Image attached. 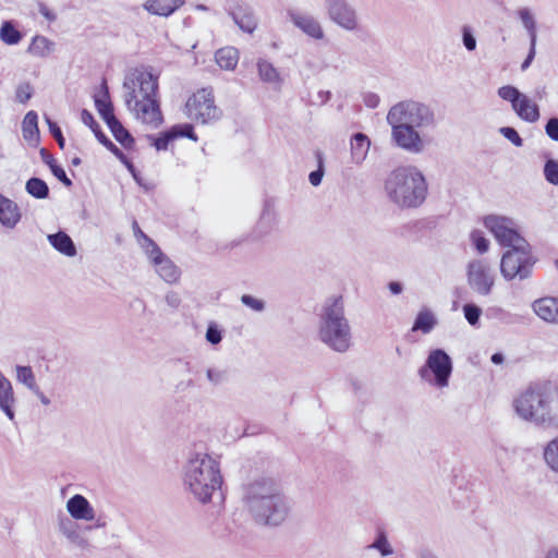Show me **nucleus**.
<instances>
[{
  "label": "nucleus",
  "mask_w": 558,
  "mask_h": 558,
  "mask_svg": "<svg viewBox=\"0 0 558 558\" xmlns=\"http://www.w3.org/2000/svg\"><path fill=\"white\" fill-rule=\"evenodd\" d=\"M159 74L151 66L132 69L123 83L124 102L134 117L144 124L158 128L163 116L158 98Z\"/></svg>",
  "instance_id": "nucleus-1"
},
{
  "label": "nucleus",
  "mask_w": 558,
  "mask_h": 558,
  "mask_svg": "<svg viewBox=\"0 0 558 558\" xmlns=\"http://www.w3.org/2000/svg\"><path fill=\"white\" fill-rule=\"evenodd\" d=\"M514 415L537 427H558V389L530 386L512 399Z\"/></svg>",
  "instance_id": "nucleus-2"
},
{
  "label": "nucleus",
  "mask_w": 558,
  "mask_h": 558,
  "mask_svg": "<svg viewBox=\"0 0 558 558\" xmlns=\"http://www.w3.org/2000/svg\"><path fill=\"white\" fill-rule=\"evenodd\" d=\"M389 197L401 207H416L423 203L427 184L423 174L414 167H399L386 180Z\"/></svg>",
  "instance_id": "nucleus-3"
},
{
  "label": "nucleus",
  "mask_w": 558,
  "mask_h": 558,
  "mask_svg": "<svg viewBox=\"0 0 558 558\" xmlns=\"http://www.w3.org/2000/svg\"><path fill=\"white\" fill-rule=\"evenodd\" d=\"M185 482L202 502L209 501L222 484L219 463L208 454H197L189 462Z\"/></svg>",
  "instance_id": "nucleus-4"
},
{
  "label": "nucleus",
  "mask_w": 558,
  "mask_h": 558,
  "mask_svg": "<svg viewBox=\"0 0 558 558\" xmlns=\"http://www.w3.org/2000/svg\"><path fill=\"white\" fill-rule=\"evenodd\" d=\"M319 336L323 342L336 351L344 352L349 349L350 327L344 318L341 296L332 299L325 306Z\"/></svg>",
  "instance_id": "nucleus-5"
},
{
  "label": "nucleus",
  "mask_w": 558,
  "mask_h": 558,
  "mask_svg": "<svg viewBox=\"0 0 558 558\" xmlns=\"http://www.w3.org/2000/svg\"><path fill=\"white\" fill-rule=\"evenodd\" d=\"M185 114L194 122L202 124L219 120L222 111L216 105L213 87L195 90L185 102Z\"/></svg>",
  "instance_id": "nucleus-6"
},
{
  "label": "nucleus",
  "mask_w": 558,
  "mask_h": 558,
  "mask_svg": "<svg viewBox=\"0 0 558 558\" xmlns=\"http://www.w3.org/2000/svg\"><path fill=\"white\" fill-rule=\"evenodd\" d=\"M534 259L527 242L510 247L500 260V272L505 280H524L530 277Z\"/></svg>",
  "instance_id": "nucleus-7"
},
{
  "label": "nucleus",
  "mask_w": 558,
  "mask_h": 558,
  "mask_svg": "<svg viewBox=\"0 0 558 558\" xmlns=\"http://www.w3.org/2000/svg\"><path fill=\"white\" fill-rule=\"evenodd\" d=\"M247 498L250 500H260L263 506L272 508L270 513H262L265 524H278L284 517L283 509H279L280 497L271 481L263 480L251 483L247 486Z\"/></svg>",
  "instance_id": "nucleus-8"
},
{
  "label": "nucleus",
  "mask_w": 558,
  "mask_h": 558,
  "mask_svg": "<svg viewBox=\"0 0 558 558\" xmlns=\"http://www.w3.org/2000/svg\"><path fill=\"white\" fill-rule=\"evenodd\" d=\"M429 109L414 101H403L391 107L387 114L390 126L405 125L409 128H421L432 121Z\"/></svg>",
  "instance_id": "nucleus-9"
},
{
  "label": "nucleus",
  "mask_w": 558,
  "mask_h": 558,
  "mask_svg": "<svg viewBox=\"0 0 558 558\" xmlns=\"http://www.w3.org/2000/svg\"><path fill=\"white\" fill-rule=\"evenodd\" d=\"M466 282L474 293L488 296L495 287L496 272L486 259L475 258L466 265Z\"/></svg>",
  "instance_id": "nucleus-10"
},
{
  "label": "nucleus",
  "mask_w": 558,
  "mask_h": 558,
  "mask_svg": "<svg viewBox=\"0 0 558 558\" xmlns=\"http://www.w3.org/2000/svg\"><path fill=\"white\" fill-rule=\"evenodd\" d=\"M450 374V356L439 349L433 350L429 353L426 363L418 371L422 380L439 388L448 386Z\"/></svg>",
  "instance_id": "nucleus-11"
},
{
  "label": "nucleus",
  "mask_w": 558,
  "mask_h": 558,
  "mask_svg": "<svg viewBox=\"0 0 558 558\" xmlns=\"http://www.w3.org/2000/svg\"><path fill=\"white\" fill-rule=\"evenodd\" d=\"M483 223L494 234L497 242L505 247L510 248L526 242L519 233L518 225L510 217L488 215L484 217Z\"/></svg>",
  "instance_id": "nucleus-12"
},
{
  "label": "nucleus",
  "mask_w": 558,
  "mask_h": 558,
  "mask_svg": "<svg viewBox=\"0 0 558 558\" xmlns=\"http://www.w3.org/2000/svg\"><path fill=\"white\" fill-rule=\"evenodd\" d=\"M497 94L501 99L511 104L512 110L521 120L534 123L539 119L538 105L514 86H501Z\"/></svg>",
  "instance_id": "nucleus-13"
},
{
  "label": "nucleus",
  "mask_w": 558,
  "mask_h": 558,
  "mask_svg": "<svg viewBox=\"0 0 558 558\" xmlns=\"http://www.w3.org/2000/svg\"><path fill=\"white\" fill-rule=\"evenodd\" d=\"M81 120L93 131L98 142L102 144L108 150H110L128 168V170L134 174L135 167L133 162L101 131L100 125L96 122L93 114L88 110H82Z\"/></svg>",
  "instance_id": "nucleus-14"
},
{
  "label": "nucleus",
  "mask_w": 558,
  "mask_h": 558,
  "mask_svg": "<svg viewBox=\"0 0 558 558\" xmlns=\"http://www.w3.org/2000/svg\"><path fill=\"white\" fill-rule=\"evenodd\" d=\"M180 137H187L193 142H197L198 137L194 132V128L190 123L184 124H175L172 125L169 130L160 133L158 136H148V140L156 148V150H167L175 140Z\"/></svg>",
  "instance_id": "nucleus-15"
},
{
  "label": "nucleus",
  "mask_w": 558,
  "mask_h": 558,
  "mask_svg": "<svg viewBox=\"0 0 558 558\" xmlns=\"http://www.w3.org/2000/svg\"><path fill=\"white\" fill-rule=\"evenodd\" d=\"M415 129L405 125L391 126L392 138L399 147L411 153H420L424 148V142Z\"/></svg>",
  "instance_id": "nucleus-16"
},
{
  "label": "nucleus",
  "mask_w": 558,
  "mask_h": 558,
  "mask_svg": "<svg viewBox=\"0 0 558 558\" xmlns=\"http://www.w3.org/2000/svg\"><path fill=\"white\" fill-rule=\"evenodd\" d=\"M328 13L335 23L347 29L352 31L357 25L355 12L341 0L331 1L328 8Z\"/></svg>",
  "instance_id": "nucleus-17"
},
{
  "label": "nucleus",
  "mask_w": 558,
  "mask_h": 558,
  "mask_svg": "<svg viewBox=\"0 0 558 558\" xmlns=\"http://www.w3.org/2000/svg\"><path fill=\"white\" fill-rule=\"evenodd\" d=\"M538 318L549 324H558V298H541L532 303Z\"/></svg>",
  "instance_id": "nucleus-18"
},
{
  "label": "nucleus",
  "mask_w": 558,
  "mask_h": 558,
  "mask_svg": "<svg viewBox=\"0 0 558 558\" xmlns=\"http://www.w3.org/2000/svg\"><path fill=\"white\" fill-rule=\"evenodd\" d=\"M68 511L76 520L90 521L95 518L88 500L82 495H74L66 504Z\"/></svg>",
  "instance_id": "nucleus-19"
},
{
  "label": "nucleus",
  "mask_w": 558,
  "mask_h": 558,
  "mask_svg": "<svg viewBox=\"0 0 558 558\" xmlns=\"http://www.w3.org/2000/svg\"><path fill=\"white\" fill-rule=\"evenodd\" d=\"M182 0H147L144 9L154 15L169 16L183 5Z\"/></svg>",
  "instance_id": "nucleus-20"
},
{
  "label": "nucleus",
  "mask_w": 558,
  "mask_h": 558,
  "mask_svg": "<svg viewBox=\"0 0 558 558\" xmlns=\"http://www.w3.org/2000/svg\"><path fill=\"white\" fill-rule=\"evenodd\" d=\"M291 19L293 24L310 37L315 39H322L324 37V32L314 17L304 14H292Z\"/></svg>",
  "instance_id": "nucleus-21"
},
{
  "label": "nucleus",
  "mask_w": 558,
  "mask_h": 558,
  "mask_svg": "<svg viewBox=\"0 0 558 558\" xmlns=\"http://www.w3.org/2000/svg\"><path fill=\"white\" fill-rule=\"evenodd\" d=\"M21 219L17 205L0 194V222L9 228L14 227Z\"/></svg>",
  "instance_id": "nucleus-22"
},
{
  "label": "nucleus",
  "mask_w": 558,
  "mask_h": 558,
  "mask_svg": "<svg viewBox=\"0 0 558 558\" xmlns=\"http://www.w3.org/2000/svg\"><path fill=\"white\" fill-rule=\"evenodd\" d=\"M13 402L14 396L11 383L0 373V408L10 420L14 417Z\"/></svg>",
  "instance_id": "nucleus-23"
},
{
  "label": "nucleus",
  "mask_w": 558,
  "mask_h": 558,
  "mask_svg": "<svg viewBox=\"0 0 558 558\" xmlns=\"http://www.w3.org/2000/svg\"><path fill=\"white\" fill-rule=\"evenodd\" d=\"M215 60L220 69L234 70L239 62V51L233 47L220 48L215 53Z\"/></svg>",
  "instance_id": "nucleus-24"
},
{
  "label": "nucleus",
  "mask_w": 558,
  "mask_h": 558,
  "mask_svg": "<svg viewBox=\"0 0 558 558\" xmlns=\"http://www.w3.org/2000/svg\"><path fill=\"white\" fill-rule=\"evenodd\" d=\"M437 324L434 313L428 308L421 310L412 326V331H420L424 335L429 333Z\"/></svg>",
  "instance_id": "nucleus-25"
},
{
  "label": "nucleus",
  "mask_w": 558,
  "mask_h": 558,
  "mask_svg": "<svg viewBox=\"0 0 558 558\" xmlns=\"http://www.w3.org/2000/svg\"><path fill=\"white\" fill-rule=\"evenodd\" d=\"M54 48V43L43 35H36L32 38L28 46V53L37 58H46Z\"/></svg>",
  "instance_id": "nucleus-26"
},
{
  "label": "nucleus",
  "mask_w": 558,
  "mask_h": 558,
  "mask_svg": "<svg viewBox=\"0 0 558 558\" xmlns=\"http://www.w3.org/2000/svg\"><path fill=\"white\" fill-rule=\"evenodd\" d=\"M371 147V141L367 135L356 133L351 138V155L356 162L365 159Z\"/></svg>",
  "instance_id": "nucleus-27"
},
{
  "label": "nucleus",
  "mask_w": 558,
  "mask_h": 558,
  "mask_svg": "<svg viewBox=\"0 0 558 558\" xmlns=\"http://www.w3.org/2000/svg\"><path fill=\"white\" fill-rule=\"evenodd\" d=\"M114 138L126 149H132L135 145V141L130 132L121 124V122L114 118L107 123Z\"/></svg>",
  "instance_id": "nucleus-28"
},
{
  "label": "nucleus",
  "mask_w": 558,
  "mask_h": 558,
  "mask_svg": "<svg viewBox=\"0 0 558 558\" xmlns=\"http://www.w3.org/2000/svg\"><path fill=\"white\" fill-rule=\"evenodd\" d=\"M542 456L546 466L558 474V435L544 445Z\"/></svg>",
  "instance_id": "nucleus-29"
},
{
  "label": "nucleus",
  "mask_w": 558,
  "mask_h": 558,
  "mask_svg": "<svg viewBox=\"0 0 558 558\" xmlns=\"http://www.w3.org/2000/svg\"><path fill=\"white\" fill-rule=\"evenodd\" d=\"M48 239L50 244L60 253L66 256H74L76 254L74 243L66 233L60 231L56 234H50Z\"/></svg>",
  "instance_id": "nucleus-30"
},
{
  "label": "nucleus",
  "mask_w": 558,
  "mask_h": 558,
  "mask_svg": "<svg viewBox=\"0 0 558 558\" xmlns=\"http://www.w3.org/2000/svg\"><path fill=\"white\" fill-rule=\"evenodd\" d=\"M95 107L106 123L116 118L113 105L110 100L107 88L99 96L95 97Z\"/></svg>",
  "instance_id": "nucleus-31"
},
{
  "label": "nucleus",
  "mask_w": 558,
  "mask_h": 558,
  "mask_svg": "<svg viewBox=\"0 0 558 558\" xmlns=\"http://www.w3.org/2000/svg\"><path fill=\"white\" fill-rule=\"evenodd\" d=\"M156 271L168 283L178 282L181 276L180 269L169 257L156 266Z\"/></svg>",
  "instance_id": "nucleus-32"
},
{
  "label": "nucleus",
  "mask_w": 558,
  "mask_h": 558,
  "mask_svg": "<svg viewBox=\"0 0 558 558\" xmlns=\"http://www.w3.org/2000/svg\"><path fill=\"white\" fill-rule=\"evenodd\" d=\"M518 16L523 25V27L526 29L530 36L531 44L533 46H536V22L534 14L529 8H522L518 11Z\"/></svg>",
  "instance_id": "nucleus-33"
},
{
  "label": "nucleus",
  "mask_w": 558,
  "mask_h": 558,
  "mask_svg": "<svg viewBox=\"0 0 558 558\" xmlns=\"http://www.w3.org/2000/svg\"><path fill=\"white\" fill-rule=\"evenodd\" d=\"M25 189L29 195L35 198H46L49 194V187L47 183L39 178H31L25 185Z\"/></svg>",
  "instance_id": "nucleus-34"
},
{
  "label": "nucleus",
  "mask_w": 558,
  "mask_h": 558,
  "mask_svg": "<svg viewBox=\"0 0 558 558\" xmlns=\"http://www.w3.org/2000/svg\"><path fill=\"white\" fill-rule=\"evenodd\" d=\"M233 19H234V22L239 25V27L246 33L251 34L256 28V25H257L256 19L250 12L240 10V11L233 13Z\"/></svg>",
  "instance_id": "nucleus-35"
},
{
  "label": "nucleus",
  "mask_w": 558,
  "mask_h": 558,
  "mask_svg": "<svg viewBox=\"0 0 558 558\" xmlns=\"http://www.w3.org/2000/svg\"><path fill=\"white\" fill-rule=\"evenodd\" d=\"M0 38L7 45H16L22 39V34L11 22H4L0 28Z\"/></svg>",
  "instance_id": "nucleus-36"
},
{
  "label": "nucleus",
  "mask_w": 558,
  "mask_h": 558,
  "mask_svg": "<svg viewBox=\"0 0 558 558\" xmlns=\"http://www.w3.org/2000/svg\"><path fill=\"white\" fill-rule=\"evenodd\" d=\"M22 130H23V136L25 140H31L36 134H38L36 112L29 111L25 114L24 120H23Z\"/></svg>",
  "instance_id": "nucleus-37"
},
{
  "label": "nucleus",
  "mask_w": 558,
  "mask_h": 558,
  "mask_svg": "<svg viewBox=\"0 0 558 558\" xmlns=\"http://www.w3.org/2000/svg\"><path fill=\"white\" fill-rule=\"evenodd\" d=\"M463 316L466 322L475 328L480 327V318L482 315V308L474 303H466L462 306Z\"/></svg>",
  "instance_id": "nucleus-38"
},
{
  "label": "nucleus",
  "mask_w": 558,
  "mask_h": 558,
  "mask_svg": "<svg viewBox=\"0 0 558 558\" xmlns=\"http://www.w3.org/2000/svg\"><path fill=\"white\" fill-rule=\"evenodd\" d=\"M142 247L155 267L162 263L163 259L168 258L153 240L148 241L146 244H143Z\"/></svg>",
  "instance_id": "nucleus-39"
},
{
  "label": "nucleus",
  "mask_w": 558,
  "mask_h": 558,
  "mask_svg": "<svg viewBox=\"0 0 558 558\" xmlns=\"http://www.w3.org/2000/svg\"><path fill=\"white\" fill-rule=\"evenodd\" d=\"M16 376L19 381L23 383L28 388L34 389L36 387L35 376L29 366H17Z\"/></svg>",
  "instance_id": "nucleus-40"
},
{
  "label": "nucleus",
  "mask_w": 558,
  "mask_h": 558,
  "mask_svg": "<svg viewBox=\"0 0 558 558\" xmlns=\"http://www.w3.org/2000/svg\"><path fill=\"white\" fill-rule=\"evenodd\" d=\"M259 76L265 82H275L278 80L277 70L267 61H259L258 64Z\"/></svg>",
  "instance_id": "nucleus-41"
},
{
  "label": "nucleus",
  "mask_w": 558,
  "mask_h": 558,
  "mask_svg": "<svg viewBox=\"0 0 558 558\" xmlns=\"http://www.w3.org/2000/svg\"><path fill=\"white\" fill-rule=\"evenodd\" d=\"M472 244L480 254H484L489 248V241L484 236L480 230H473L470 234Z\"/></svg>",
  "instance_id": "nucleus-42"
},
{
  "label": "nucleus",
  "mask_w": 558,
  "mask_h": 558,
  "mask_svg": "<svg viewBox=\"0 0 558 558\" xmlns=\"http://www.w3.org/2000/svg\"><path fill=\"white\" fill-rule=\"evenodd\" d=\"M544 175L549 183L557 185L558 184V161L553 160V159L548 160L544 167Z\"/></svg>",
  "instance_id": "nucleus-43"
},
{
  "label": "nucleus",
  "mask_w": 558,
  "mask_h": 558,
  "mask_svg": "<svg viewBox=\"0 0 558 558\" xmlns=\"http://www.w3.org/2000/svg\"><path fill=\"white\" fill-rule=\"evenodd\" d=\"M371 547L379 550L383 556H389L392 554V548L388 543L384 532H379L376 541L372 544Z\"/></svg>",
  "instance_id": "nucleus-44"
},
{
  "label": "nucleus",
  "mask_w": 558,
  "mask_h": 558,
  "mask_svg": "<svg viewBox=\"0 0 558 558\" xmlns=\"http://www.w3.org/2000/svg\"><path fill=\"white\" fill-rule=\"evenodd\" d=\"M500 134L510 141L515 147H521L523 145V140L519 135V133L510 126H502L499 129Z\"/></svg>",
  "instance_id": "nucleus-45"
},
{
  "label": "nucleus",
  "mask_w": 558,
  "mask_h": 558,
  "mask_svg": "<svg viewBox=\"0 0 558 558\" xmlns=\"http://www.w3.org/2000/svg\"><path fill=\"white\" fill-rule=\"evenodd\" d=\"M462 41L469 51H473L476 48V38L469 26L462 27Z\"/></svg>",
  "instance_id": "nucleus-46"
},
{
  "label": "nucleus",
  "mask_w": 558,
  "mask_h": 558,
  "mask_svg": "<svg viewBox=\"0 0 558 558\" xmlns=\"http://www.w3.org/2000/svg\"><path fill=\"white\" fill-rule=\"evenodd\" d=\"M48 126H49L50 133L52 134V136L57 141L59 147L61 149H63L64 146H65V140H64V137L62 135L61 129L58 126V124L56 122H52L50 120H48Z\"/></svg>",
  "instance_id": "nucleus-47"
},
{
  "label": "nucleus",
  "mask_w": 558,
  "mask_h": 558,
  "mask_svg": "<svg viewBox=\"0 0 558 558\" xmlns=\"http://www.w3.org/2000/svg\"><path fill=\"white\" fill-rule=\"evenodd\" d=\"M545 132L549 138L558 142V118H550L547 121Z\"/></svg>",
  "instance_id": "nucleus-48"
},
{
  "label": "nucleus",
  "mask_w": 558,
  "mask_h": 558,
  "mask_svg": "<svg viewBox=\"0 0 558 558\" xmlns=\"http://www.w3.org/2000/svg\"><path fill=\"white\" fill-rule=\"evenodd\" d=\"M318 162H319L318 169L311 172L310 177H308L311 184L314 186H317L320 184L323 175H324L323 159H322L320 155H318Z\"/></svg>",
  "instance_id": "nucleus-49"
},
{
  "label": "nucleus",
  "mask_w": 558,
  "mask_h": 558,
  "mask_svg": "<svg viewBox=\"0 0 558 558\" xmlns=\"http://www.w3.org/2000/svg\"><path fill=\"white\" fill-rule=\"evenodd\" d=\"M241 301L246 306L251 307L252 310H254L256 312H259L264 308V303L260 300L255 299L252 295L244 294V295H242Z\"/></svg>",
  "instance_id": "nucleus-50"
},
{
  "label": "nucleus",
  "mask_w": 558,
  "mask_h": 558,
  "mask_svg": "<svg viewBox=\"0 0 558 558\" xmlns=\"http://www.w3.org/2000/svg\"><path fill=\"white\" fill-rule=\"evenodd\" d=\"M50 169L56 178H58L66 186L72 185V181L66 177L65 171L58 165H50Z\"/></svg>",
  "instance_id": "nucleus-51"
},
{
  "label": "nucleus",
  "mask_w": 558,
  "mask_h": 558,
  "mask_svg": "<svg viewBox=\"0 0 558 558\" xmlns=\"http://www.w3.org/2000/svg\"><path fill=\"white\" fill-rule=\"evenodd\" d=\"M206 339L213 344H217L221 341V333L215 326H209L206 331Z\"/></svg>",
  "instance_id": "nucleus-52"
},
{
  "label": "nucleus",
  "mask_w": 558,
  "mask_h": 558,
  "mask_svg": "<svg viewBox=\"0 0 558 558\" xmlns=\"http://www.w3.org/2000/svg\"><path fill=\"white\" fill-rule=\"evenodd\" d=\"M133 232H134L136 240L141 244V246H143V244H146L148 241L151 240L148 235H146L142 231V229L140 228V226L136 221L133 222Z\"/></svg>",
  "instance_id": "nucleus-53"
},
{
  "label": "nucleus",
  "mask_w": 558,
  "mask_h": 558,
  "mask_svg": "<svg viewBox=\"0 0 558 558\" xmlns=\"http://www.w3.org/2000/svg\"><path fill=\"white\" fill-rule=\"evenodd\" d=\"M39 12L46 20L50 22L56 20V14L46 4L39 5Z\"/></svg>",
  "instance_id": "nucleus-54"
},
{
  "label": "nucleus",
  "mask_w": 558,
  "mask_h": 558,
  "mask_svg": "<svg viewBox=\"0 0 558 558\" xmlns=\"http://www.w3.org/2000/svg\"><path fill=\"white\" fill-rule=\"evenodd\" d=\"M534 57H535V46H533L531 44L530 52H529L526 59L523 61V63L521 65V69L523 71L526 70L530 66V64L533 61Z\"/></svg>",
  "instance_id": "nucleus-55"
},
{
  "label": "nucleus",
  "mask_w": 558,
  "mask_h": 558,
  "mask_svg": "<svg viewBox=\"0 0 558 558\" xmlns=\"http://www.w3.org/2000/svg\"><path fill=\"white\" fill-rule=\"evenodd\" d=\"M389 290L393 294H399L402 291V287H401V284L399 282L392 281V282L389 283Z\"/></svg>",
  "instance_id": "nucleus-56"
},
{
  "label": "nucleus",
  "mask_w": 558,
  "mask_h": 558,
  "mask_svg": "<svg viewBox=\"0 0 558 558\" xmlns=\"http://www.w3.org/2000/svg\"><path fill=\"white\" fill-rule=\"evenodd\" d=\"M378 104V97L375 96V95H372L369 96L367 99H366V105L368 107H376Z\"/></svg>",
  "instance_id": "nucleus-57"
},
{
  "label": "nucleus",
  "mask_w": 558,
  "mask_h": 558,
  "mask_svg": "<svg viewBox=\"0 0 558 558\" xmlns=\"http://www.w3.org/2000/svg\"><path fill=\"white\" fill-rule=\"evenodd\" d=\"M492 362L494 364H501L504 362V355L501 353H494L492 355Z\"/></svg>",
  "instance_id": "nucleus-58"
},
{
  "label": "nucleus",
  "mask_w": 558,
  "mask_h": 558,
  "mask_svg": "<svg viewBox=\"0 0 558 558\" xmlns=\"http://www.w3.org/2000/svg\"><path fill=\"white\" fill-rule=\"evenodd\" d=\"M546 558H558V549L553 548L548 550Z\"/></svg>",
  "instance_id": "nucleus-59"
},
{
  "label": "nucleus",
  "mask_w": 558,
  "mask_h": 558,
  "mask_svg": "<svg viewBox=\"0 0 558 558\" xmlns=\"http://www.w3.org/2000/svg\"><path fill=\"white\" fill-rule=\"evenodd\" d=\"M17 96H19V98L21 99V101H23V102H24V101H26V100L29 98V96H31V95H29V94H26L25 96H22V95H21V93L19 92V93H17Z\"/></svg>",
  "instance_id": "nucleus-60"
},
{
  "label": "nucleus",
  "mask_w": 558,
  "mask_h": 558,
  "mask_svg": "<svg viewBox=\"0 0 558 558\" xmlns=\"http://www.w3.org/2000/svg\"><path fill=\"white\" fill-rule=\"evenodd\" d=\"M72 163H73L74 166H78V165L81 163V159H80V158H77V157H75V158H73V159H72Z\"/></svg>",
  "instance_id": "nucleus-61"
},
{
  "label": "nucleus",
  "mask_w": 558,
  "mask_h": 558,
  "mask_svg": "<svg viewBox=\"0 0 558 558\" xmlns=\"http://www.w3.org/2000/svg\"><path fill=\"white\" fill-rule=\"evenodd\" d=\"M46 162L48 163L49 167H50V165H57L52 157H49V159H47Z\"/></svg>",
  "instance_id": "nucleus-62"
}]
</instances>
